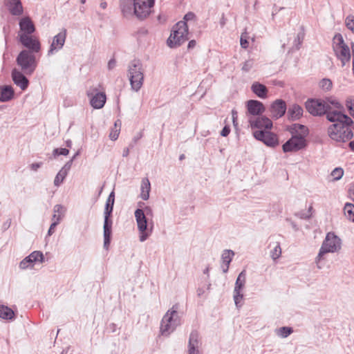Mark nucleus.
<instances>
[{
  "instance_id": "obj_6",
  "label": "nucleus",
  "mask_w": 354,
  "mask_h": 354,
  "mask_svg": "<svg viewBox=\"0 0 354 354\" xmlns=\"http://www.w3.org/2000/svg\"><path fill=\"white\" fill-rule=\"evenodd\" d=\"M178 304L173 306L163 316L160 324V332L162 335H168L180 324V318L178 314Z\"/></svg>"
},
{
  "instance_id": "obj_32",
  "label": "nucleus",
  "mask_w": 354,
  "mask_h": 354,
  "mask_svg": "<svg viewBox=\"0 0 354 354\" xmlns=\"http://www.w3.org/2000/svg\"><path fill=\"white\" fill-rule=\"evenodd\" d=\"M245 281H246V272L245 270H243L239 273V274L238 275V277L236 278L234 290L242 291V290L243 289V288L245 286Z\"/></svg>"
},
{
  "instance_id": "obj_53",
  "label": "nucleus",
  "mask_w": 354,
  "mask_h": 354,
  "mask_svg": "<svg viewBox=\"0 0 354 354\" xmlns=\"http://www.w3.org/2000/svg\"><path fill=\"white\" fill-rule=\"evenodd\" d=\"M119 136V131L118 130H115L114 131H112L109 134V138L112 140H116Z\"/></svg>"
},
{
  "instance_id": "obj_51",
  "label": "nucleus",
  "mask_w": 354,
  "mask_h": 354,
  "mask_svg": "<svg viewBox=\"0 0 354 354\" xmlns=\"http://www.w3.org/2000/svg\"><path fill=\"white\" fill-rule=\"evenodd\" d=\"M230 126L229 125H225V126L223 127V128L221 131L220 134L223 137H226V136H227L230 134Z\"/></svg>"
},
{
  "instance_id": "obj_33",
  "label": "nucleus",
  "mask_w": 354,
  "mask_h": 354,
  "mask_svg": "<svg viewBox=\"0 0 354 354\" xmlns=\"http://www.w3.org/2000/svg\"><path fill=\"white\" fill-rule=\"evenodd\" d=\"M344 211L346 218L354 223V205L349 203H346Z\"/></svg>"
},
{
  "instance_id": "obj_22",
  "label": "nucleus",
  "mask_w": 354,
  "mask_h": 354,
  "mask_svg": "<svg viewBox=\"0 0 354 354\" xmlns=\"http://www.w3.org/2000/svg\"><path fill=\"white\" fill-rule=\"evenodd\" d=\"M286 129L291 134V136H301V134H309L308 127L301 124L295 123L291 125H288L286 127Z\"/></svg>"
},
{
  "instance_id": "obj_19",
  "label": "nucleus",
  "mask_w": 354,
  "mask_h": 354,
  "mask_svg": "<svg viewBox=\"0 0 354 354\" xmlns=\"http://www.w3.org/2000/svg\"><path fill=\"white\" fill-rule=\"evenodd\" d=\"M11 77L14 84L19 86L22 91L27 89L30 82L22 72L14 68L12 70Z\"/></svg>"
},
{
  "instance_id": "obj_60",
  "label": "nucleus",
  "mask_w": 354,
  "mask_h": 354,
  "mask_svg": "<svg viewBox=\"0 0 354 354\" xmlns=\"http://www.w3.org/2000/svg\"><path fill=\"white\" fill-rule=\"evenodd\" d=\"M196 42L194 39L190 40L187 45V48L189 50L194 48L196 46Z\"/></svg>"
},
{
  "instance_id": "obj_59",
  "label": "nucleus",
  "mask_w": 354,
  "mask_h": 354,
  "mask_svg": "<svg viewBox=\"0 0 354 354\" xmlns=\"http://www.w3.org/2000/svg\"><path fill=\"white\" fill-rule=\"evenodd\" d=\"M284 8L283 7H280V8H278L276 5L274 6L273 7V10H272V19L274 18V15L280 10H283Z\"/></svg>"
},
{
  "instance_id": "obj_64",
  "label": "nucleus",
  "mask_w": 354,
  "mask_h": 354,
  "mask_svg": "<svg viewBox=\"0 0 354 354\" xmlns=\"http://www.w3.org/2000/svg\"><path fill=\"white\" fill-rule=\"evenodd\" d=\"M348 146L351 151H354V140L351 141L348 143Z\"/></svg>"
},
{
  "instance_id": "obj_34",
  "label": "nucleus",
  "mask_w": 354,
  "mask_h": 354,
  "mask_svg": "<svg viewBox=\"0 0 354 354\" xmlns=\"http://www.w3.org/2000/svg\"><path fill=\"white\" fill-rule=\"evenodd\" d=\"M28 256L33 262V263L36 262L43 263L45 261L44 255L43 252L41 251H34L32 253H30Z\"/></svg>"
},
{
  "instance_id": "obj_52",
  "label": "nucleus",
  "mask_w": 354,
  "mask_h": 354,
  "mask_svg": "<svg viewBox=\"0 0 354 354\" xmlns=\"http://www.w3.org/2000/svg\"><path fill=\"white\" fill-rule=\"evenodd\" d=\"M73 163V159H71L68 162H66V164L64 165V167L61 169V170L64 171V172H66L68 174V171L71 169V166Z\"/></svg>"
},
{
  "instance_id": "obj_58",
  "label": "nucleus",
  "mask_w": 354,
  "mask_h": 354,
  "mask_svg": "<svg viewBox=\"0 0 354 354\" xmlns=\"http://www.w3.org/2000/svg\"><path fill=\"white\" fill-rule=\"evenodd\" d=\"M63 209V206L62 205H56L54 207V212L55 213H58V215H60L61 211Z\"/></svg>"
},
{
  "instance_id": "obj_21",
  "label": "nucleus",
  "mask_w": 354,
  "mask_h": 354,
  "mask_svg": "<svg viewBox=\"0 0 354 354\" xmlns=\"http://www.w3.org/2000/svg\"><path fill=\"white\" fill-rule=\"evenodd\" d=\"M199 334L197 330H192L189 335L188 342V353L189 354L199 353Z\"/></svg>"
},
{
  "instance_id": "obj_12",
  "label": "nucleus",
  "mask_w": 354,
  "mask_h": 354,
  "mask_svg": "<svg viewBox=\"0 0 354 354\" xmlns=\"http://www.w3.org/2000/svg\"><path fill=\"white\" fill-rule=\"evenodd\" d=\"M155 1L150 0H134L133 14L140 20L146 19L151 12Z\"/></svg>"
},
{
  "instance_id": "obj_8",
  "label": "nucleus",
  "mask_w": 354,
  "mask_h": 354,
  "mask_svg": "<svg viewBox=\"0 0 354 354\" xmlns=\"http://www.w3.org/2000/svg\"><path fill=\"white\" fill-rule=\"evenodd\" d=\"M307 111L313 116H322L331 113V107L323 99L309 98L305 102Z\"/></svg>"
},
{
  "instance_id": "obj_55",
  "label": "nucleus",
  "mask_w": 354,
  "mask_h": 354,
  "mask_svg": "<svg viewBox=\"0 0 354 354\" xmlns=\"http://www.w3.org/2000/svg\"><path fill=\"white\" fill-rule=\"evenodd\" d=\"M116 65V61L114 58L111 59L108 62L109 70H112Z\"/></svg>"
},
{
  "instance_id": "obj_40",
  "label": "nucleus",
  "mask_w": 354,
  "mask_h": 354,
  "mask_svg": "<svg viewBox=\"0 0 354 354\" xmlns=\"http://www.w3.org/2000/svg\"><path fill=\"white\" fill-rule=\"evenodd\" d=\"M53 218H56L57 220L51 223L50 227L48 230V236H51L55 232V228L59 223L61 221V215H56L55 214L53 215Z\"/></svg>"
},
{
  "instance_id": "obj_5",
  "label": "nucleus",
  "mask_w": 354,
  "mask_h": 354,
  "mask_svg": "<svg viewBox=\"0 0 354 354\" xmlns=\"http://www.w3.org/2000/svg\"><path fill=\"white\" fill-rule=\"evenodd\" d=\"M115 201L106 199L104 211V248L109 249L112 239V214Z\"/></svg>"
},
{
  "instance_id": "obj_43",
  "label": "nucleus",
  "mask_w": 354,
  "mask_h": 354,
  "mask_svg": "<svg viewBox=\"0 0 354 354\" xmlns=\"http://www.w3.org/2000/svg\"><path fill=\"white\" fill-rule=\"evenodd\" d=\"M345 24L346 28L354 33V16L348 15L345 20Z\"/></svg>"
},
{
  "instance_id": "obj_35",
  "label": "nucleus",
  "mask_w": 354,
  "mask_h": 354,
  "mask_svg": "<svg viewBox=\"0 0 354 354\" xmlns=\"http://www.w3.org/2000/svg\"><path fill=\"white\" fill-rule=\"evenodd\" d=\"M67 174H68L66 172H64V171L60 169L55 178L54 185L56 187H59L63 183Z\"/></svg>"
},
{
  "instance_id": "obj_47",
  "label": "nucleus",
  "mask_w": 354,
  "mask_h": 354,
  "mask_svg": "<svg viewBox=\"0 0 354 354\" xmlns=\"http://www.w3.org/2000/svg\"><path fill=\"white\" fill-rule=\"evenodd\" d=\"M279 330L281 332V335L283 337H287L293 331V330L291 327H288V326H283V327L280 328Z\"/></svg>"
},
{
  "instance_id": "obj_44",
  "label": "nucleus",
  "mask_w": 354,
  "mask_h": 354,
  "mask_svg": "<svg viewBox=\"0 0 354 354\" xmlns=\"http://www.w3.org/2000/svg\"><path fill=\"white\" fill-rule=\"evenodd\" d=\"M69 153V150L66 148H55L53 151L54 158L58 156H67Z\"/></svg>"
},
{
  "instance_id": "obj_36",
  "label": "nucleus",
  "mask_w": 354,
  "mask_h": 354,
  "mask_svg": "<svg viewBox=\"0 0 354 354\" xmlns=\"http://www.w3.org/2000/svg\"><path fill=\"white\" fill-rule=\"evenodd\" d=\"M281 254V248L279 242L276 243L274 248L270 251V256L272 259L275 261L280 257Z\"/></svg>"
},
{
  "instance_id": "obj_41",
  "label": "nucleus",
  "mask_w": 354,
  "mask_h": 354,
  "mask_svg": "<svg viewBox=\"0 0 354 354\" xmlns=\"http://www.w3.org/2000/svg\"><path fill=\"white\" fill-rule=\"evenodd\" d=\"M241 292V290H234L233 292L234 301L237 308L241 306V305H239L240 301L243 298V294Z\"/></svg>"
},
{
  "instance_id": "obj_13",
  "label": "nucleus",
  "mask_w": 354,
  "mask_h": 354,
  "mask_svg": "<svg viewBox=\"0 0 354 354\" xmlns=\"http://www.w3.org/2000/svg\"><path fill=\"white\" fill-rule=\"evenodd\" d=\"M248 122L252 129H271L273 127L272 120L263 115L256 117H248Z\"/></svg>"
},
{
  "instance_id": "obj_39",
  "label": "nucleus",
  "mask_w": 354,
  "mask_h": 354,
  "mask_svg": "<svg viewBox=\"0 0 354 354\" xmlns=\"http://www.w3.org/2000/svg\"><path fill=\"white\" fill-rule=\"evenodd\" d=\"M332 81L328 78H324L319 82V86L324 91H330L332 88Z\"/></svg>"
},
{
  "instance_id": "obj_63",
  "label": "nucleus",
  "mask_w": 354,
  "mask_h": 354,
  "mask_svg": "<svg viewBox=\"0 0 354 354\" xmlns=\"http://www.w3.org/2000/svg\"><path fill=\"white\" fill-rule=\"evenodd\" d=\"M129 153V148L127 147V148L124 149L123 152H122V156L127 157V156H128Z\"/></svg>"
},
{
  "instance_id": "obj_7",
  "label": "nucleus",
  "mask_w": 354,
  "mask_h": 354,
  "mask_svg": "<svg viewBox=\"0 0 354 354\" xmlns=\"http://www.w3.org/2000/svg\"><path fill=\"white\" fill-rule=\"evenodd\" d=\"M340 248L341 239L334 232L327 233L316 258L317 263L322 259L325 254L335 252Z\"/></svg>"
},
{
  "instance_id": "obj_30",
  "label": "nucleus",
  "mask_w": 354,
  "mask_h": 354,
  "mask_svg": "<svg viewBox=\"0 0 354 354\" xmlns=\"http://www.w3.org/2000/svg\"><path fill=\"white\" fill-rule=\"evenodd\" d=\"M234 254V251L232 250H225L223 251L221 255L223 263L225 266V268L223 270V273H227L228 272L230 264Z\"/></svg>"
},
{
  "instance_id": "obj_50",
  "label": "nucleus",
  "mask_w": 354,
  "mask_h": 354,
  "mask_svg": "<svg viewBox=\"0 0 354 354\" xmlns=\"http://www.w3.org/2000/svg\"><path fill=\"white\" fill-rule=\"evenodd\" d=\"M295 216L299 217L301 219H309L311 216V214H308L304 211H301L295 214Z\"/></svg>"
},
{
  "instance_id": "obj_46",
  "label": "nucleus",
  "mask_w": 354,
  "mask_h": 354,
  "mask_svg": "<svg viewBox=\"0 0 354 354\" xmlns=\"http://www.w3.org/2000/svg\"><path fill=\"white\" fill-rule=\"evenodd\" d=\"M326 102L328 103V105L330 106V105L333 106L335 108L337 109H341L343 108L342 104L335 99H333L332 97H327L326 100H324Z\"/></svg>"
},
{
  "instance_id": "obj_18",
  "label": "nucleus",
  "mask_w": 354,
  "mask_h": 354,
  "mask_svg": "<svg viewBox=\"0 0 354 354\" xmlns=\"http://www.w3.org/2000/svg\"><path fill=\"white\" fill-rule=\"evenodd\" d=\"M19 41L21 44L29 50V52L38 53L41 49V45L39 40L34 39L30 35L26 34L19 35Z\"/></svg>"
},
{
  "instance_id": "obj_31",
  "label": "nucleus",
  "mask_w": 354,
  "mask_h": 354,
  "mask_svg": "<svg viewBox=\"0 0 354 354\" xmlns=\"http://www.w3.org/2000/svg\"><path fill=\"white\" fill-rule=\"evenodd\" d=\"M0 317L6 320H13L15 318V314L8 306L0 305Z\"/></svg>"
},
{
  "instance_id": "obj_49",
  "label": "nucleus",
  "mask_w": 354,
  "mask_h": 354,
  "mask_svg": "<svg viewBox=\"0 0 354 354\" xmlns=\"http://www.w3.org/2000/svg\"><path fill=\"white\" fill-rule=\"evenodd\" d=\"M240 44H241V46L245 49H246L249 46L248 37H247V36L244 35L243 34H242L241 36Z\"/></svg>"
},
{
  "instance_id": "obj_28",
  "label": "nucleus",
  "mask_w": 354,
  "mask_h": 354,
  "mask_svg": "<svg viewBox=\"0 0 354 354\" xmlns=\"http://www.w3.org/2000/svg\"><path fill=\"white\" fill-rule=\"evenodd\" d=\"M119 5L124 16L133 14L134 0H119Z\"/></svg>"
},
{
  "instance_id": "obj_25",
  "label": "nucleus",
  "mask_w": 354,
  "mask_h": 354,
  "mask_svg": "<svg viewBox=\"0 0 354 354\" xmlns=\"http://www.w3.org/2000/svg\"><path fill=\"white\" fill-rule=\"evenodd\" d=\"M19 28L22 34L30 35L35 31V27L29 17H24L19 21Z\"/></svg>"
},
{
  "instance_id": "obj_37",
  "label": "nucleus",
  "mask_w": 354,
  "mask_h": 354,
  "mask_svg": "<svg viewBox=\"0 0 354 354\" xmlns=\"http://www.w3.org/2000/svg\"><path fill=\"white\" fill-rule=\"evenodd\" d=\"M333 48L346 45L344 42L342 35L340 33H336L333 37Z\"/></svg>"
},
{
  "instance_id": "obj_45",
  "label": "nucleus",
  "mask_w": 354,
  "mask_h": 354,
  "mask_svg": "<svg viewBox=\"0 0 354 354\" xmlns=\"http://www.w3.org/2000/svg\"><path fill=\"white\" fill-rule=\"evenodd\" d=\"M346 106L352 117L354 118V98H348L346 101Z\"/></svg>"
},
{
  "instance_id": "obj_24",
  "label": "nucleus",
  "mask_w": 354,
  "mask_h": 354,
  "mask_svg": "<svg viewBox=\"0 0 354 354\" xmlns=\"http://www.w3.org/2000/svg\"><path fill=\"white\" fill-rule=\"evenodd\" d=\"M15 97L14 88L10 85L0 86V102H7Z\"/></svg>"
},
{
  "instance_id": "obj_3",
  "label": "nucleus",
  "mask_w": 354,
  "mask_h": 354,
  "mask_svg": "<svg viewBox=\"0 0 354 354\" xmlns=\"http://www.w3.org/2000/svg\"><path fill=\"white\" fill-rule=\"evenodd\" d=\"M139 231V239L141 242L146 241L151 234L153 227L152 221L149 222V218L153 216L151 207L145 206L144 208H137L134 212Z\"/></svg>"
},
{
  "instance_id": "obj_42",
  "label": "nucleus",
  "mask_w": 354,
  "mask_h": 354,
  "mask_svg": "<svg viewBox=\"0 0 354 354\" xmlns=\"http://www.w3.org/2000/svg\"><path fill=\"white\" fill-rule=\"evenodd\" d=\"M343 175L344 170L341 167H336L331 172V176L333 177V179L335 180H339V179L342 178Z\"/></svg>"
},
{
  "instance_id": "obj_15",
  "label": "nucleus",
  "mask_w": 354,
  "mask_h": 354,
  "mask_svg": "<svg viewBox=\"0 0 354 354\" xmlns=\"http://www.w3.org/2000/svg\"><path fill=\"white\" fill-rule=\"evenodd\" d=\"M66 38V30L64 28L60 32L54 36L53 41L48 50V56H50L61 50L65 44Z\"/></svg>"
},
{
  "instance_id": "obj_9",
  "label": "nucleus",
  "mask_w": 354,
  "mask_h": 354,
  "mask_svg": "<svg viewBox=\"0 0 354 354\" xmlns=\"http://www.w3.org/2000/svg\"><path fill=\"white\" fill-rule=\"evenodd\" d=\"M16 62L17 65L28 75L34 72L37 66L35 56L26 50H23L19 53Z\"/></svg>"
},
{
  "instance_id": "obj_27",
  "label": "nucleus",
  "mask_w": 354,
  "mask_h": 354,
  "mask_svg": "<svg viewBox=\"0 0 354 354\" xmlns=\"http://www.w3.org/2000/svg\"><path fill=\"white\" fill-rule=\"evenodd\" d=\"M9 12L12 15L20 16L24 12L23 6L20 0H7Z\"/></svg>"
},
{
  "instance_id": "obj_4",
  "label": "nucleus",
  "mask_w": 354,
  "mask_h": 354,
  "mask_svg": "<svg viewBox=\"0 0 354 354\" xmlns=\"http://www.w3.org/2000/svg\"><path fill=\"white\" fill-rule=\"evenodd\" d=\"M128 75L132 90L138 91L144 82V71L139 59H133L129 63Z\"/></svg>"
},
{
  "instance_id": "obj_57",
  "label": "nucleus",
  "mask_w": 354,
  "mask_h": 354,
  "mask_svg": "<svg viewBox=\"0 0 354 354\" xmlns=\"http://www.w3.org/2000/svg\"><path fill=\"white\" fill-rule=\"evenodd\" d=\"M11 225V219L10 218H8L6 222L3 223V225H2V228L3 230L5 231L6 230H8L10 226Z\"/></svg>"
},
{
  "instance_id": "obj_16",
  "label": "nucleus",
  "mask_w": 354,
  "mask_h": 354,
  "mask_svg": "<svg viewBox=\"0 0 354 354\" xmlns=\"http://www.w3.org/2000/svg\"><path fill=\"white\" fill-rule=\"evenodd\" d=\"M287 110L286 102L282 99L274 100L269 108V111L274 120H277L283 117Z\"/></svg>"
},
{
  "instance_id": "obj_62",
  "label": "nucleus",
  "mask_w": 354,
  "mask_h": 354,
  "mask_svg": "<svg viewBox=\"0 0 354 354\" xmlns=\"http://www.w3.org/2000/svg\"><path fill=\"white\" fill-rule=\"evenodd\" d=\"M196 292H197V295H198V297H201V295H203L204 294L205 290H204V289H203V288H198L197 289Z\"/></svg>"
},
{
  "instance_id": "obj_14",
  "label": "nucleus",
  "mask_w": 354,
  "mask_h": 354,
  "mask_svg": "<svg viewBox=\"0 0 354 354\" xmlns=\"http://www.w3.org/2000/svg\"><path fill=\"white\" fill-rule=\"evenodd\" d=\"M88 97H90L91 106L95 109H102L106 101V95L104 92H99L97 88L93 89V92H87Z\"/></svg>"
},
{
  "instance_id": "obj_2",
  "label": "nucleus",
  "mask_w": 354,
  "mask_h": 354,
  "mask_svg": "<svg viewBox=\"0 0 354 354\" xmlns=\"http://www.w3.org/2000/svg\"><path fill=\"white\" fill-rule=\"evenodd\" d=\"M195 17L194 12H189L185 15L183 21L177 22L172 27L170 36L167 40V44L169 47L176 48L189 39V28L186 21L194 19Z\"/></svg>"
},
{
  "instance_id": "obj_38",
  "label": "nucleus",
  "mask_w": 354,
  "mask_h": 354,
  "mask_svg": "<svg viewBox=\"0 0 354 354\" xmlns=\"http://www.w3.org/2000/svg\"><path fill=\"white\" fill-rule=\"evenodd\" d=\"M33 265L34 263L29 256H27L19 263V268L21 270H25L28 268H32Z\"/></svg>"
},
{
  "instance_id": "obj_20",
  "label": "nucleus",
  "mask_w": 354,
  "mask_h": 354,
  "mask_svg": "<svg viewBox=\"0 0 354 354\" xmlns=\"http://www.w3.org/2000/svg\"><path fill=\"white\" fill-rule=\"evenodd\" d=\"M335 56L341 61L342 66H344L351 60V51L348 45L333 48Z\"/></svg>"
},
{
  "instance_id": "obj_17",
  "label": "nucleus",
  "mask_w": 354,
  "mask_h": 354,
  "mask_svg": "<svg viewBox=\"0 0 354 354\" xmlns=\"http://www.w3.org/2000/svg\"><path fill=\"white\" fill-rule=\"evenodd\" d=\"M247 115L249 117H256L262 115L266 107L264 104L257 100H250L246 102Z\"/></svg>"
},
{
  "instance_id": "obj_48",
  "label": "nucleus",
  "mask_w": 354,
  "mask_h": 354,
  "mask_svg": "<svg viewBox=\"0 0 354 354\" xmlns=\"http://www.w3.org/2000/svg\"><path fill=\"white\" fill-rule=\"evenodd\" d=\"M253 66V61L251 59L247 60L244 62L242 66V71L244 72H248Z\"/></svg>"
},
{
  "instance_id": "obj_61",
  "label": "nucleus",
  "mask_w": 354,
  "mask_h": 354,
  "mask_svg": "<svg viewBox=\"0 0 354 354\" xmlns=\"http://www.w3.org/2000/svg\"><path fill=\"white\" fill-rule=\"evenodd\" d=\"M107 199H108V200H110V201H115V192H114V191H112V192L109 194V196H108V198H107Z\"/></svg>"
},
{
  "instance_id": "obj_26",
  "label": "nucleus",
  "mask_w": 354,
  "mask_h": 354,
  "mask_svg": "<svg viewBox=\"0 0 354 354\" xmlns=\"http://www.w3.org/2000/svg\"><path fill=\"white\" fill-rule=\"evenodd\" d=\"M251 91L261 99H266L268 97V90L267 87L259 82L252 83Z\"/></svg>"
},
{
  "instance_id": "obj_23",
  "label": "nucleus",
  "mask_w": 354,
  "mask_h": 354,
  "mask_svg": "<svg viewBox=\"0 0 354 354\" xmlns=\"http://www.w3.org/2000/svg\"><path fill=\"white\" fill-rule=\"evenodd\" d=\"M303 108L297 104H293L288 109L287 117L289 121L299 120L303 115Z\"/></svg>"
},
{
  "instance_id": "obj_11",
  "label": "nucleus",
  "mask_w": 354,
  "mask_h": 354,
  "mask_svg": "<svg viewBox=\"0 0 354 354\" xmlns=\"http://www.w3.org/2000/svg\"><path fill=\"white\" fill-rule=\"evenodd\" d=\"M271 129L256 130L252 132L254 138L269 147L274 148L279 145L277 135Z\"/></svg>"
},
{
  "instance_id": "obj_1",
  "label": "nucleus",
  "mask_w": 354,
  "mask_h": 354,
  "mask_svg": "<svg viewBox=\"0 0 354 354\" xmlns=\"http://www.w3.org/2000/svg\"><path fill=\"white\" fill-rule=\"evenodd\" d=\"M327 120L333 122L328 128L329 137L337 142H345L353 137L351 127L353 120L340 111H332L327 114Z\"/></svg>"
},
{
  "instance_id": "obj_54",
  "label": "nucleus",
  "mask_w": 354,
  "mask_h": 354,
  "mask_svg": "<svg viewBox=\"0 0 354 354\" xmlns=\"http://www.w3.org/2000/svg\"><path fill=\"white\" fill-rule=\"evenodd\" d=\"M42 165V162H34L30 165V169L33 171H37Z\"/></svg>"
},
{
  "instance_id": "obj_29",
  "label": "nucleus",
  "mask_w": 354,
  "mask_h": 354,
  "mask_svg": "<svg viewBox=\"0 0 354 354\" xmlns=\"http://www.w3.org/2000/svg\"><path fill=\"white\" fill-rule=\"evenodd\" d=\"M141 193L140 197L142 200L147 201L149 198V193L151 191V184L147 178H144L141 183Z\"/></svg>"
},
{
  "instance_id": "obj_10",
  "label": "nucleus",
  "mask_w": 354,
  "mask_h": 354,
  "mask_svg": "<svg viewBox=\"0 0 354 354\" xmlns=\"http://www.w3.org/2000/svg\"><path fill=\"white\" fill-rule=\"evenodd\" d=\"M308 135L301 134L299 136H291L282 145V150L284 153L297 152L303 150L308 146L306 137Z\"/></svg>"
},
{
  "instance_id": "obj_56",
  "label": "nucleus",
  "mask_w": 354,
  "mask_h": 354,
  "mask_svg": "<svg viewBox=\"0 0 354 354\" xmlns=\"http://www.w3.org/2000/svg\"><path fill=\"white\" fill-rule=\"evenodd\" d=\"M232 122H233V124L234 127H236L238 125V122H237V113L236 111H234L232 110Z\"/></svg>"
}]
</instances>
